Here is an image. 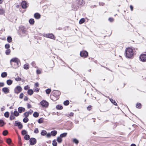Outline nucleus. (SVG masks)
<instances>
[{
    "mask_svg": "<svg viewBox=\"0 0 146 146\" xmlns=\"http://www.w3.org/2000/svg\"><path fill=\"white\" fill-rule=\"evenodd\" d=\"M25 139L26 140H28L30 138L29 136L28 135H26L24 137Z\"/></svg>",
    "mask_w": 146,
    "mask_h": 146,
    "instance_id": "nucleus-30",
    "label": "nucleus"
},
{
    "mask_svg": "<svg viewBox=\"0 0 146 146\" xmlns=\"http://www.w3.org/2000/svg\"><path fill=\"white\" fill-rule=\"evenodd\" d=\"M33 91L31 89H29L28 91V93L30 95H31L33 94Z\"/></svg>",
    "mask_w": 146,
    "mask_h": 146,
    "instance_id": "nucleus-17",
    "label": "nucleus"
},
{
    "mask_svg": "<svg viewBox=\"0 0 146 146\" xmlns=\"http://www.w3.org/2000/svg\"><path fill=\"white\" fill-rule=\"evenodd\" d=\"M28 98L27 97L25 96L24 97V100L25 101H27L28 100Z\"/></svg>",
    "mask_w": 146,
    "mask_h": 146,
    "instance_id": "nucleus-63",
    "label": "nucleus"
},
{
    "mask_svg": "<svg viewBox=\"0 0 146 146\" xmlns=\"http://www.w3.org/2000/svg\"><path fill=\"white\" fill-rule=\"evenodd\" d=\"M39 131L38 128H36L35 130L34 131V132L36 133H38Z\"/></svg>",
    "mask_w": 146,
    "mask_h": 146,
    "instance_id": "nucleus-52",
    "label": "nucleus"
},
{
    "mask_svg": "<svg viewBox=\"0 0 146 146\" xmlns=\"http://www.w3.org/2000/svg\"><path fill=\"white\" fill-rule=\"evenodd\" d=\"M43 120V119L42 118H40L38 120V121L39 123H41L42 122Z\"/></svg>",
    "mask_w": 146,
    "mask_h": 146,
    "instance_id": "nucleus-44",
    "label": "nucleus"
},
{
    "mask_svg": "<svg viewBox=\"0 0 146 146\" xmlns=\"http://www.w3.org/2000/svg\"><path fill=\"white\" fill-rule=\"evenodd\" d=\"M57 133V131H53L51 132V135L53 136H55Z\"/></svg>",
    "mask_w": 146,
    "mask_h": 146,
    "instance_id": "nucleus-15",
    "label": "nucleus"
},
{
    "mask_svg": "<svg viewBox=\"0 0 146 146\" xmlns=\"http://www.w3.org/2000/svg\"><path fill=\"white\" fill-rule=\"evenodd\" d=\"M108 20L109 21L111 22L113 21V19L111 18H109Z\"/></svg>",
    "mask_w": 146,
    "mask_h": 146,
    "instance_id": "nucleus-59",
    "label": "nucleus"
},
{
    "mask_svg": "<svg viewBox=\"0 0 146 146\" xmlns=\"http://www.w3.org/2000/svg\"><path fill=\"white\" fill-rule=\"evenodd\" d=\"M13 113L14 115L16 116H17L19 115V113L17 111H15Z\"/></svg>",
    "mask_w": 146,
    "mask_h": 146,
    "instance_id": "nucleus-29",
    "label": "nucleus"
},
{
    "mask_svg": "<svg viewBox=\"0 0 146 146\" xmlns=\"http://www.w3.org/2000/svg\"><path fill=\"white\" fill-rule=\"evenodd\" d=\"M52 144L54 146H56L57 145V143L55 140H54L52 141Z\"/></svg>",
    "mask_w": 146,
    "mask_h": 146,
    "instance_id": "nucleus-36",
    "label": "nucleus"
},
{
    "mask_svg": "<svg viewBox=\"0 0 146 146\" xmlns=\"http://www.w3.org/2000/svg\"><path fill=\"white\" fill-rule=\"evenodd\" d=\"M24 115L26 117H27L29 116V113H28V112H26L24 113Z\"/></svg>",
    "mask_w": 146,
    "mask_h": 146,
    "instance_id": "nucleus-43",
    "label": "nucleus"
},
{
    "mask_svg": "<svg viewBox=\"0 0 146 146\" xmlns=\"http://www.w3.org/2000/svg\"><path fill=\"white\" fill-rule=\"evenodd\" d=\"M11 140L10 138L7 139V142L8 144H10L11 142Z\"/></svg>",
    "mask_w": 146,
    "mask_h": 146,
    "instance_id": "nucleus-46",
    "label": "nucleus"
},
{
    "mask_svg": "<svg viewBox=\"0 0 146 146\" xmlns=\"http://www.w3.org/2000/svg\"><path fill=\"white\" fill-rule=\"evenodd\" d=\"M4 121L2 120H0V126H3L4 125Z\"/></svg>",
    "mask_w": 146,
    "mask_h": 146,
    "instance_id": "nucleus-27",
    "label": "nucleus"
},
{
    "mask_svg": "<svg viewBox=\"0 0 146 146\" xmlns=\"http://www.w3.org/2000/svg\"><path fill=\"white\" fill-rule=\"evenodd\" d=\"M36 73L38 74H40L41 73L40 70L38 69L36 70Z\"/></svg>",
    "mask_w": 146,
    "mask_h": 146,
    "instance_id": "nucleus-53",
    "label": "nucleus"
},
{
    "mask_svg": "<svg viewBox=\"0 0 146 146\" xmlns=\"http://www.w3.org/2000/svg\"><path fill=\"white\" fill-rule=\"evenodd\" d=\"M139 59L142 62H146V54H141L139 56Z\"/></svg>",
    "mask_w": 146,
    "mask_h": 146,
    "instance_id": "nucleus-7",
    "label": "nucleus"
},
{
    "mask_svg": "<svg viewBox=\"0 0 146 146\" xmlns=\"http://www.w3.org/2000/svg\"><path fill=\"white\" fill-rule=\"evenodd\" d=\"M51 90L50 89H48L46 90V93L47 94H49L50 93Z\"/></svg>",
    "mask_w": 146,
    "mask_h": 146,
    "instance_id": "nucleus-41",
    "label": "nucleus"
},
{
    "mask_svg": "<svg viewBox=\"0 0 146 146\" xmlns=\"http://www.w3.org/2000/svg\"><path fill=\"white\" fill-rule=\"evenodd\" d=\"M20 124H21L20 122H17V121H15V126H18Z\"/></svg>",
    "mask_w": 146,
    "mask_h": 146,
    "instance_id": "nucleus-42",
    "label": "nucleus"
},
{
    "mask_svg": "<svg viewBox=\"0 0 146 146\" xmlns=\"http://www.w3.org/2000/svg\"><path fill=\"white\" fill-rule=\"evenodd\" d=\"M29 88V87L28 86H25L24 87V89L25 90H28V88Z\"/></svg>",
    "mask_w": 146,
    "mask_h": 146,
    "instance_id": "nucleus-55",
    "label": "nucleus"
},
{
    "mask_svg": "<svg viewBox=\"0 0 146 146\" xmlns=\"http://www.w3.org/2000/svg\"><path fill=\"white\" fill-rule=\"evenodd\" d=\"M7 73L6 72H3L1 74V76L3 78H4L7 76Z\"/></svg>",
    "mask_w": 146,
    "mask_h": 146,
    "instance_id": "nucleus-19",
    "label": "nucleus"
},
{
    "mask_svg": "<svg viewBox=\"0 0 146 146\" xmlns=\"http://www.w3.org/2000/svg\"><path fill=\"white\" fill-rule=\"evenodd\" d=\"M24 68L26 70H27L29 68V66L28 64H27L24 65Z\"/></svg>",
    "mask_w": 146,
    "mask_h": 146,
    "instance_id": "nucleus-16",
    "label": "nucleus"
},
{
    "mask_svg": "<svg viewBox=\"0 0 146 146\" xmlns=\"http://www.w3.org/2000/svg\"><path fill=\"white\" fill-rule=\"evenodd\" d=\"M15 118V117L13 115H11L10 117V119L11 120L14 119Z\"/></svg>",
    "mask_w": 146,
    "mask_h": 146,
    "instance_id": "nucleus-45",
    "label": "nucleus"
},
{
    "mask_svg": "<svg viewBox=\"0 0 146 146\" xmlns=\"http://www.w3.org/2000/svg\"><path fill=\"white\" fill-rule=\"evenodd\" d=\"M40 104L41 106L45 108H47L48 106V103L46 100H43L41 101L40 102Z\"/></svg>",
    "mask_w": 146,
    "mask_h": 146,
    "instance_id": "nucleus-3",
    "label": "nucleus"
},
{
    "mask_svg": "<svg viewBox=\"0 0 146 146\" xmlns=\"http://www.w3.org/2000/svg\"><path fill=\"white\" fill-rule=\"evenodd\" d=\"M43 36L45 37L52 39H54V36L52 34H44L43 35Z\"/></svg>",
    "mask_w": 146,
    "mask_h": 146,
    "instance_id": "nucleus-9",
    "label": "nucleus"
},
{
    "mask_svg": "<svg viewBox=\"0 0 146 146\" xmlns=\"http://www.w3.org/2000/svg\"><path fill=\"white\" fill-rule=\"evenodd\" d=\"M19 60L17 58H13L10 61V62L11 65L13 64V63H15L17 62H19Z\"/></svg>",
    "mask_w": 146,
    "mask_h": 146,
    "instance_id": "nucleus-5",
    "label": "nucleus"
},
{
    "mask_svg": "<svg viewBox=\"0 0 146 146\" xmlns=\"http://www.w3.org/2000/svg\"><path fill=\"white\" fill-rule=\"evenodd\" d=\"M12 38L10 36H8L7 38V41L9 42H10L12 41Z\"/></svg>",
    "mask_w": 146,
    "mask_h": 146,
    "instance_id": "nucleus-33",
    "label": "nucleus"
},
{
    "mask_svg": "<svg viewBox=\"0 0 146 146\" xmlns=\"http://www.w3.org/2000/svg\"><path fill=\"white\" fill-rule=\"evenodd\" d=\"M57 141L58 143H60L61 142L62 140L60 136L58 137L57 139Z\"/></svg>",
    "mask_w": 146,
    "mask_h": 146,
    "instance_id": "nucleus-23",
    "label": "nucleus"
},
{
    "mask_svg": "<svg viewBox=\"0 0 146 146\" xmlns=\"http://www.w3.org/2000/svg\"><path fill=\"white\" fill-rule=\"evenodd\" d=\"M27 106L28 108H31V105L29 104H27Z\"/></svg>",
    "mask_w": 146,
    "mask_h": 146,
    "instance_id": "nucleus-61",
    "label": "nucleus"
},
{
    "mask_svg": "<svg viewBox=\"0 0 146 146\" xmlns=\"http://www.w3.org/2000/svg\"><path fill=\"white\" fill-rule=\"evenodd\" d=\"M39 115V113L36 112H35L33 114V116L35 117H38Z\"/></svg>",
    "mask_w": 146,
    "mask_h": 146,
    "instance_id": "nucleus-21",
    "label": "nucleus"
},
{
    "mask_svg": "<svg viewBox=\"0 0 146 146\" xmlns=\"http://www.w3.org/2000/svg\"><path fill=\"white\" fill-rule=\"evenodd\" d=\"M69 104V101L68 100L65 101L64 102V104L65 105L67 106Z\"/></svg>",
    "mask_w": 146,
    "mask_h": 146,
    "instance_id": "nucleus-31",
    "label": "nucleus"
},
{
    "mask_svg": "<svg viewBox=\"0 0 146 146\" xmlns=\"http://www.w3.org/2000/svg\"><path fill=\"white\" fill-rule=\"evenodd\" d=\"M110 101L114 105H117V104L116 103V102H115V101L112 99L110 98Z\"/></svg>",
    "mask_w": 146,
    "mask_h": 146,
    "instance_id": "nucleus-25",
    "label": "nucleus"
},
{
    "mask_svg": "<svg viewBox=\"0 0 146 146\" xmlns=\"http://www.w3.org/2000/svg\"><path fill=\"white\" fill-rule=\"evenodd\" d=\"M91 106H89L87 107V109L88 110H90L91 109Z\"/></svg>",
    "mask_w": 146,
    "mask_h": 146,
    "instance_id": "nucleus-62",
    "label": "nucleus"
},
{
    "mask_svg": "<svg viewBox=\"0 0 146 146\" xmlns=\"http://www.w3.org/2000/svg\"><path fill=\"white\" fill-rule=\"evenodd\" d=\"M67 135V133H62L60 135V137L61 138H62L63 137H64L66 136Z\"/></svg>",
    "mask_w": 146,
    "mask_h": 146,
    "instance_id": "nucleus-22",
    "label": "nucleus"
},
{
    "mask_svg": "<svg viewBox=\"0 0 146 146\" xmlns=\"http://www.w3.org/2000/svg\"><path fill=\"white\" fill-rule=\"evenodd\" d=\"M2 91L5 93H8L9 92V89L7 87H5L3 88L2 89Z\"/></svg>",
    "mask_w": 146,
    "mask_h": 146,
    "instance_id": "nucleus-11",
    "label": "nucleus"
},
{
    "mask_svg": "<svg viewBox=\"0 0 146 146\" xmlns=\"http://www.w3.org/2000/svg\"><path fill=\"white\" fill-rule=\"evenodd\" d=\"M136 107L137 108H141L140 103H137L136 105Z\"/></svg>",
    "mask_w": 146,
    "mask_h": 146,
    "instance_id": "nucleus-40",
    "label": "nucleus"
},
{
    "mask_svg": "<svg viewBox=\"0 0 146 146\" xmlns=\"http://www.w3.org/2000/svg\"><path fill=\"white\" fill-rule=\"evenodd\" d=\"M22 90V88L21 87L17 86L14 89V91L16 94H18Z\"/></svg>",
    "mask_w": 146,
    "mask_h": 146,
    "instance_id": "nucleus-4",
    "label": "nucleus"
},
{
    "mask_svg": "<svg viewBox=\"0 0 146 146\" xmlns=\"http://www.w3.org/2000/svg\"><path fill=\"white\" fill-rule=\"evenodd\" d=\"M22 7L23 9H26L27 8V3L25 1H23L21 3Z\"/></svg>",
    "mask_w": 146,
    "mask_h": 146,
    "instance_id": "nucleus-10",
    "label": "nucleus"
},
{
    "mask_svg": "<svg viewBox=\"0 0 146 146\" xmlns=\"http://www.w3.org/2000/svg\"><path fill=\"white\" fill-rule=\"evenodd\" d=\"M53 96L56 98V100L59 98V96L60 95V92L58 90H54L53 92Z\"/></svg>",
    "mask_w": 146,
    "mask_h": 146,
    "instance_id": "nucleus-2",
    "label": "nucleus"
},
{
    "mask_svg": "<svg viewBox=\"0 0 146 146\" xmlns=\"http://www.w3.org/2000/svg\"><path fill=\"white\" fill-rule=\"evenodd\" d=\"M18 110L19 113H21L22 112L24 111L25 110V109L24 108L19 107L18 108Z\"/></svg>",
    "mask_w": 146,
    "mask_h": 146,
    "instance_id": "nucleus-12",
    "label": "nucleus"
},
{
    "mask_svg": "<svg viewBox=\"0 0 146 146\" xmlns=\"http://www.w3.org/2000/svg\"><path fill=\"white\" fill-rule=\"evenodd\" d=\"M15 80L17 81H21V78H20L19 77H17L15 78Z\"/></svg>",
    "mask_w": 146,
    "mask_h": 146,
    "instance_id": "nucleus-37",
    "label": "nucleus"
},
{
    "mask_svg": "<svg viewBox=\"0 0 146 146\" xmlns=\"http://www.w3.org/2000/svg\"><path fill=\"white\" fill-rule=\"evenodd\" d=\"M80 55L81 56L84 58L87 57L88 55V52L86 51H82L80 53Z\"/></svg>",
    "mask_w": 146,
    "mask_h": 146,
    "instance_id": "nucleus-6",
    "label": "nucleus"
},
{
    "mask_svg": "<svg viewBox=\"0 0 146 146\" xmlns=\"http://www.w3.org/2000/svg\"><path fill=\"white\" fill-rule=\"evenodd\" d=\"M46 134V131L44 130H42L41 132V134L42 135H45Z\"/></svg>",
    "mask_w": 146,
    "mask_h": 146,
    "instance_id": "nucleus-26",
    "label": "nucleus"
},
{
    "mask_svg": "<svg viewBox=\"0 0 146 146\" xmlns=\"http://www.w3.org/2000/svg\"><path fill=\"white\" fill-rule=\"evenodd\" d=\"M29 23L32 25L34 24L35 23V21L33 19H31L29 20Z\"/></svg>",
    "mask_w": 146,
    "mask_h": 146,
    "instance_id": "nucleus-18",
    "label": "nucleus"
},
{
    "mask_svg": "<svg viewBox=\"0 0 146 146\" xmlns=\"http://www.w3.org/2000/svg\"><path fill=\"white\" fill-rule=\"evenodd\" d=\"M5 13V11L2 8H0V15H2Z\"/></svg>",
    "mask_w": 146,
    "mask_h": 146,
    "instance_id": "nucleus-28",
    "label": "nucleus"
},
{
    "mask_svg": "<svg viewBox=\"0 0 146 146\" xmlns=\"http://www.w3.org/2000/svg\"><path fill=\"white\" fill-rule=\"evenodd\" d=\"M56 108L57 109L61 110L62 109L63 107L62 106L60 105H58L56 106Z\"/></svg>",
    "mask_w": 146,
    "mask_h": 146,
    "instance_id": "nucleus-35",
    "label": "nucleus"
},
{
    "mask_svg": "<svg viewBox=\"0 0 146 146\" xmlns=\"http://www.w3.org/2000/svg\"><path fill=\"white\" fill-rule=\"evenodd\" d=\"M29 121V119L27 117L23 119V121L25 123Z\"/></svg>",
    "mask_w": 146,
    "mask_h": 146,
    "instance_id": "nucleus-38",
    "label": "nucleus"
},
{
    "mask_svg": "<svg viewBox=\"0 0 146 146\" xmlns=\"http://www.w3.org/2000/svg\"><path fill=\"white\" fill-rule=\"evenodd\" d=\"M19 128L20 129H21L23 127V125L21 123L18 126Z\"/></svg>",
    "mask_w": 146,
    "mask_h": 146,
    "instance_id": "nucleus-58",
    "label": "nucleus"
},
{
    "mask_svg": "<svg viewBox=\"0 0 146 146\" xmlns=\"http://www.w3.org/2000/svg\"><path fill=\"white\" fill-rule=\"evenodd\" d=\"M4 116L6 117H9V115L8 112H6L4 113Z\"/></svg>",
    "mask_w": 146,
    "mask_h": 146,
    "instance_id": "nucleus-39",
    "label": "nucleus"
},
{
    "mask_svg": "<svg viewBox=\"0 0 146 146\" xmlns=\"http://www.w3.org/2000/svg\"><path fill=\"white\" fill-rule=\"evenodd\" d=\"M8 133V131L7 130H5L3 131V135H6Z\"/></svg>",
    "mask_w": 146,
    "mask_h": 146,
    "instance_id": "nucleus-32",
    "label": "nucleus"
},
{
    "mask_svg": "<svg viewBox=\"0 0 146 146\" xmlns=\"http://www.w3.org/2000/svg\"><path fill=\"white\" fill-rule=\"evenodd\" d=\"M73 141L75 143L77 144L78 143V140L76 139H73Z\"/></svg>",
    "mask_w": 146,
    "mask_h": 146,
    "instance_id": "nucleus-47",
    "label": "nucleus"
},
{
    "mask_svg": "<svg viewBox=\"0 0 146 146\" xmlns=\"http://www.w3.org/2000/svg\"><path fill=\"white\" fill-rule=\"evenodd\" d=\"M4 86V84L3 83H0V87H3Z\"/></svg>",
    "mask_w": 146,
    "mask_h": 146,
    "instance_id": "nucleus-60",
    "label": "nucleus"
},
{
    "mask_svg": "<svg viewBox=\"0 0 146 146\" xmlns=\"http://www.w3.org/2000/svg\"><path fill=\"white\" fill-rule=\"evenodd\" d=\"M29 142L31 145H34L36 143V140L35 138H32L30 139Z\"/></svg>",
    "mask_w": 146,
    "mask_h": 146,
    "instance_id": "nucleus-8",
    "label": "nucleus"
},
{
    "mask_svg": "<svg viewBox=\"0 0 146 146\" xmlns=\"http://www.w3.org/2000/svg\"><path fill=\"white\" fill-rule=\"evenodd\" d=\"M5 47L6 48L8 49L10 47V45L9 44H6L5 45Z\"/></svg>",
    "mask_w": 146,
    "mask_h": 146,
    "instance_id": "nucleus-50",
    "label": "nucleus"
},
{
    "mask_svg": "<svg viewBox=\"0 0 146 146\" xmlns=\"http://www.w3.org/2000/svg\"><path fill=\"white\" fill-rule=\"evenodd\" d=\"M12 81L11 80H8L7 81V84L9 85H11L12 84Z\"/></svg>",
    "mask_w": 146,
    "mask_h": 146,
    "instance_id": "nucleus-20",
    "label": "nucleus"
},
{
    "mask_svg": "<svg viewBox=\"0 0 146 146\" xmlns=\"http://www.w3.org/2000/svg\"><path fill=\"white\" fill-rule=\"evenodd\" d=\"M51 134L49 133L47 134L46 136L47 137L49 138L51 137Z\"/></svg>",
    "mask_w": 146,
    "mask_h": 146,
    "instance_id": "nucleus-54",
    "label": "nucleus"
},
{
    "mask_svg": "<svg viewBox=\"0 0 146 146\" xmlns=\"http://www.w3.org/2000/svg\"><path fill=\"white\" fill-rule=\"evenodd\" d=\"M31 64L32 65V66L35 67L36 68V64L34 62H32Z\"/></svg>",
    "mask_w": 146,
    "mask_h": 146,
    "instance_id": "nucleus-49",
    "label": "nucleus"
},
{
    "mask_svg": "<svg viewBox=\"0 0 146 146\" xmlns=\"http://www.w3.org/2000/svg\"><path fill=\"white\" fill-rule=\"evenodd\" d=\"M11 52V50L9 49H7L6 50L5 52V54L7 55H9L10 54Z\"/></svg>",
    "mask_w": 146,
    "mask_h": 146,
    "instance_id": "nucleus-34",
    "label": "nucleus"
},
{
    "mask_svg": "<svg viewBox=\"0 0 146 146\" xmlns=\"http://www.w3.org/2000/svg\"><path fill=\"white\" fill-rule=\"evenodd\" d=\"M23 93H21V94H20V96H19V98H20V99H22L23 97Z\"/></svg>",
    "mask_w": 146,
    "mask_h": 146,
    "instance_id": "nucleus-51",
    "label": "nucleus"
},
{
    "mask_svg": "<svg viewBox=\"0 0 146 146\" xmlns=\"http://www.w3.org/2000/svg\"><path fill=\"white\" fill-rule=\"evenodd\" d=\"M19 62H18L13 64L11 65V66L13 68L16 69L19 67Z\"/></svg>",
    "mask_w": 146,
    "mask_h": 146,
    "instance_id": "nucleus-13",
    "label": "nucleus"
},
{
    "mask_svg": "<svg viewBox=\"0 0 146 146\" xmlns=\"http://www.w3.org/2000/svg\"><path fill=\"white\" fill-rule=\"evenodd\" d=\"M21 133L22 135H24L25 134H26L27 132L26 130H22Z\"/></svg>",
    "mask_w": 146,
    "mask_h": 146,
    "instance_id": "nucleus-48",
    "label": "nucleus"
},
{
    "mask_svg": "<svg viewBox=\"0 0 146 146\" xmlns=\"http://www.w3.org/2000/svg\"><path fill=\"white\" fill-rule=\"evenodd\" d=\"M39 89L37 88H36L34 92H39Z\"/></svg>",
    "mask_w": 146,
    "mask_h": 146,
    "instance_id": "nucleus-56",
    "label": "nucleus"
},
{
    "mask_svg": "<svg viewBox=\"0 0 146 146\" xmlns=\"http://www.w3.org/2000/svg\"><path fill=\"white\" fill-rule=\"evenodd\" d=\"M85 19L84 18L81 19L79 21L80 24H82L85 21Z\"/></svg>",
    "mask_w": 146,
    "mask_h": 146,
    "instance_id": "nucleus-24",
    "label": "nucleus"
},
{
    "mask_svg": "<svg viewBox=\"0 0 146 146\" xmlns=\"http://www.w3.org/2000/svg\"><path fill=\"white\" fill-rule=\"evenodd\" d=\"M33 112V111L32 110H30L28 113H29V114H31Z\"/></svg>",
    "mask_w": 146,
    "mask_h": 146,
    "instance_id": "nucleus-57",
    "label": "nucleus"
},
{
    "mask_svg": "<svg viewBox=\"0 0 146 146\" xmlns=\"http://www.w3.org/2000/svg\"><path fill=\"white\" fill-rule=\"evenodd\" d=\"M35 85L36 87H38L39 84L37 82L35 83Z\"/></svg>",
    "mask_w": 146,
    "mask_h": 146,
    "instance_id": "nucleus-64",
    "label": "nucleus"
},
{
    "mask_svg": "<svg viewBox=\"0 0 146 146\" xmlns=\"http://www.w3.org/2000/svg\"><path fill=\"white\" fill-rule=\"evenodd\" d=\"M34 17L36 19H39L40 17V15L38 13H35L34 15Z\"/></svg>",
    "mask_w": 146,
    "mask_h": 146,
    "instance_id": "nucleus-14",
    "label": "nucleus"
},
{
    "mask_svg": "<svg viewBox=\"0 0 146 146\" xmlns=\"http://www.w3.org/2000/svg\"><path fill=\"white\" fill-rule=\"evenodd\" d=\"M125 56L129 58H131L133 55V52L132 49L130 48H127L125 51Z\"/></svg>",
    "mask_w": 146,
    "mask_h": 146,
    "instance_id": "nucleus-1",
    "label": "nucleus"
}]
</instances>
